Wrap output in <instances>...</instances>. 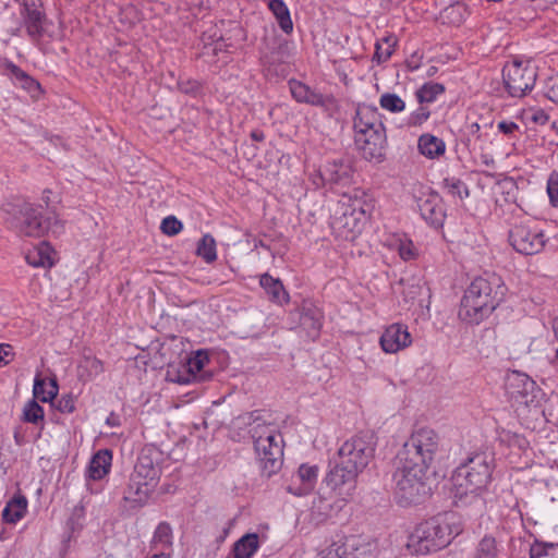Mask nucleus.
I'll return each mask as SVG.
<instances>
[{"mask_svg": "<svg viewBox=\"0 0 558 558\" xmlns=\"http://www.w3.org/2000/svg\"><path fill=\"white\" fill-rule=\"evenodd\" d=\"M375 453L373 436L361 434L345 440L338 449V459L324 482L340 496H351L357 476L367 468Z\"/></svg>", "mask_w": 558, "mask_h": 558, "instance_id": "obj_1", "label": "nucleus"}, {"mask_svg": "<svg viewBox=\"0 0 558 558\" xmlns=\"http://www.w3.org/2000/svg\"><path fill=\"white\" fill-rule=\"evenodd\" d=\"M507 288L501 277L490 274L475 278L465 290L459 308L461 320L478 325L499 305Z\"/></svg>", "mask_w": 558, "mask_h": 558, "instance_id": "obj_2", "label": "nucleus"}, {"mask_svg": "<svg viewBox=\"0 0 558 558\" xmlns=\"http://www.w3.org/2000/svg\"><path fill=\"white\" fill-rule=\"evenodd\" d=\"M493 469V459L485 452L469 457L451 476L454 498L477 497L490 483Z\"/></svg>", "mask_w": 558, "mask_h": 558, "instance_id": "obj_3", "label": "nucleus"}, {"mask_svg": "<svg viewBox=\"0 0 558 558\" xmlns=\"http://www.w3.org/2000/svg\"><path fill=\"white\" fill-rule=\"evenodd\" d=\"M428 469L414 462L396 458L395 499L401 507L421 504L428 496L430 487L427 484Z\"/></svg>", "mask_w": 558, "mask_h": 558, "instance_id": "obj_4", "label": "nucleus"}, {"mask_svg": "<svg viewBox=\"0 0 558 558\" xmlns=\"http://www.w3.org/2000/svg\"><path fill=\"white\" fill-rule=\"evenodd\" d=\"M460 533L458 526L440 518L420 523L409 537L408 548L417 555H428L448 546Z\"/></svg>", "mask_w": 558, "mask_h": 558, "instance_id": "obj_5", "label": "nucleus"}, {"mask_svg": "<svg viewBox=\"0 0 558 558\" xmlns=\"http://www.w3.org/2000/svg\"><path fill=\"white\" fill-rule=\"evenodd\" d=\"M8 206L11 208L5 209L9 215L7 222L21 236L39 238L48 231L57 234L62 230V225L56 215L44 218L41 210L32 204L22 203Z\"/></svg>", "mask_w": 558, "mask_h": 558, "instance_id": "obj_6", "label": "nucleus"}, {"mask_svg": "<svg viewBox=\"0 0 558 558\" xmlns=\"http://www.w3.org/2000/svg\"><path fill=\"white\" fill-rule=\"evenodd\" d=\"M251 432L262 473L270 477L282 465V437L272 424H257Z\"/></svg>", "mask_w": 558, "mask_h": 558, "instance_id": "obj_7", "label": "nucleus"}, {"mask_svg": "<svg viewBox=\"0 0 558 558\" xmlns=\"http://www.w3.org/2000/svg\"><path fill=\"white\" fill-rule=\"evenodd\" d=\"M439 436L432 428L414 430L403 444L397 458L429 469L439 449Z\"/></svg>", "mask_w": 558, "mask_h": 558, "instance_id": "obj_8", "label": "nucleus"}, {"mask_svg": "<svg viewBox=\"0 0 558 558\" xmlns=\"http://www.w3.org/2000/svg\"><path fill=\"white\" fill-rule=\"evenodd\" d=\"M537 80V68L531 61L514 59L505 64L502 81L511 97H524L530 93Z\"/></svg>", "mask_w": 558, "mask_h": 558, "instance_id": "obj_9", "label": "nucleus"}, {"mask_svg": "<svg viewBox=\"0 0 558 558\" xmlns=\"http://www.w3.org/2000/svg\"><path fill=\"white\" fill-rule=\"evenodd\" d=\"M506 391L513 404L536 408L539 403L541 389L526 374L513 372L507 377Z\"/></svg>", "mask_w": 558, "mask_h": 558, "instance_id": "obj_10", "label": "nucleus"}, {"mask_svg": "<svg viewBox=\"0 0 558 558\" xmlns=\"http://www.w3.org/2000/svg\"><path fill=\"white\" fill-rule=\"evenodd\" d=\"M543 230L529 223H519L509 231L511 246L522 255H535L543 251L546 244Z\"/></svg>", "mask_w": 558, "mask_h": 558, "instance_id": "obj_11", "label": "nucleus"}, {"mask_svg": "<svg viewBox=\"0 0 558 558\" xmlns=\"http://www.w3.org/2000/svg\"><path fill=\"white\" fill-rule=\"evenodd\" d=\"M289 88L293 99L300 104L319 107L329 116L338 109V102L331 94L324 95L296 80L289 81Z\"/></svg>", "mask_w": 558, "mask_h": 558, "instance_id": "obj_12", "label": "nucleus"}, {"mask_svg": "<svg viewBox=\"0 0 558 558\" xmlns=\"http://www.w3.org/2000/svg\"><path fill=\"white\" fill-rule=\"evenodd\" d=\"M355 145L368 161L381 162L385 158L387 136L385 125L377 131L354 134Z\"/></svg>", "mask_w": 558, "mask_h": 558, "instance_id": "obj_13", "label": "nucleus"}, {"mask_svg": "<svg viewBox=\"0 0 558 558\" xmlns=\"http://www.w3.org/2000/svg\"><path fill=\"white\" fill-rule=\"evenodd\" d=\"M412 342L408 327L402 324H392L386 328L379 343L386 353H397L405 349Z\"/></svg>", "mask_w": 558, "mask_h": 558, "instance_id": "obj_14", "label": "nucleus"}, {"mask_svg": "<svg viewBox=\"0 0 558 558\" xmlns=\"http://www.w3.org/2000/svg\"><path fill=\"white\" fill-rule=\"evenodd\" d=\"M317 477L318 466L303 463L292 476V482L287 486V490L294 496L307 495L314 489Z\"/></svg>", "mask_w": 558, "mask_h": 558, "instance_id": "obj_15", "label": "nucleus"}, {"mask_svg": "<svg viewBox=\"0 0 558 558\" xmlns=\"http://www.w3.org/2000/svg\"><path fill=\"white\" fill-rule=\"evenodd\" d=\"M337 207L352 211L355 216L369 218L373 204L365 191L355 189L350 193H343L338 201Z\"/></svg>", "mask_w": 558, "mask_h": 558, "instance_id": "obj_16", "label": "nucleus"}, {"mask_svg": "<svg viewBox=\"0 0 558 558\" xmlns=\"http://www.w3.org/2000/svg\"><path fill=\"white\" fill-rule=\"evenodd\" d=\"M366 221L367 219L364 217L355 216L352 211L337 207L331 217V227L345 239H353Z\"/></svg>", "mask_w": 558, "mask_h": 558, "instance_id": "obj_17", "label": "nucleus"}, {"mask_svg": "<svg viewBox=\"0 0 558 558\" xmlns=\"http://www.w3.org/2000/svg\"><path fill=\"white\" fill-rule=\"evenodd\" d=\"M324 178L327 179L328 185L345 186L351 183L353 178V169L351 162L347 159H333L327 161L323 166Z\"/></svg>", "mask_w": 558, "mask_h": 558, "instance_id": "obj_18", "label": "nucleus"}, {"mask_svg": "<svg viewBox=\"0 0 558 558\" xmlns=\"http://www.w3.org/2000/svg\"><path fill=\"white\" fill-rule=\"evenodd\" d=\"M421 217L433 228L442 227L446 214L438 195L428 194L417 201Z\"/></svg>", "mask_w": 558, "mask_h": 558, "instance_id": "obj_19", "label": "nucleus"}, {"mask_svg": "<svg viewBox=\"0 0 558 558\" xmlns=\"http://www.w3.org/2000/svg\"><path fill=\"white\" fill-rule=\"evenodd\" d=\"M23 11L21 12L26 32L33 40H39L44 34V24L46 22V14L33 1L23 3Z\"/></svg>", "mask_w": 558, "mask_h": 558, "instance_id": "obj_20", "label": "nucleus"}, {"mask_svg": "<svg viewBox=\"0 0 558 558\" xmlns=\"http://www.w3.org/2000/svg\"><path fill=\"white\" fill-rule=\"evenodd\" d=\"M384 126L381 116L376 107L368 105H357L353 120L354 134L367 131H377Z\"/></svg>", "mask_w": 558, "mask_h": 558, "instance_id": "obj_21", "label": "nucleus"}, {"mask_svg": "<svg viewBox=\"0 0 558 558\" xmlns=\"http://www.w3.org/2000/svg\"><path fill=\"white\" fill-rule=\"evenodd\" d=\"M259 283L260 287L268 294L271 302L280 305L289 303L290 296L286 291L280 279H276L271 277L269 274H264L260 276Z\"/></svg>", "mask_w": 558, "mask_h": 558, "instance_id": "obj_22", "label": "nucleus"}, {"mask_svg": "<svg viewBox=\"0 0 558 558\" xmlns=\"http://www.w3.org/2000/svg\"><path fill=\"white\" fill-rule=\"evenodd\" d=\"M112 454L108 449L96 452L88 465V477L98 481L105 477L111 468Z\"/></svg>", "mask_w": 558, "mask_h": 558, "instance_id": "obj_23", "label": "nucleus"}, {"mask_svg": "<svg viewBox=\"0 0 558 558\" xmlns=\"http://www.w3.org/2000/svg\"><path fill=\"white\" fill-rule=\"evenodd\" d=\"M418 151L428 159L442 156L446 151V143L429 133L422 134L417 141Z\"/></svg>", "mask_w": 558, "mask_h": 558, "instance_id": "obj_24", "label": "nucleus"}, {"mask_svg": "<svg viewBox=\"0 0 558 558\" xmlns=\"http://www.w3.org/2000/svg\"><path fill=\"white\" fill-rule=\"evenodd\" d=\"M59 391L57 379L53 377L49 380L47 385L46 379L37 374L34 379L33 395L34 398L40 400L41 402L52 401Z\"/></svg>", "mask_w": 558, "mask_h": 558, "instance_id": "obj_25", "label": "nucleus"}, {"mask_svg": "<svg viewBox=\"0 0 558 558\" xmlns=\"http://www.w3.org/2000/svg\"><path fill=\"white\" fill-rule=\"evenodd\" d=\"M53 254V248L47 242H41L33 252L26 255V260L34 267H52L54 264Z\"/></svg>", "mask_w": 558, "mask_h": 558, "instance_id": "obj_26", "label": "nucleus"}, {"mask_svg": "<svg viewBox=\"0 0 558 558\" xmlns=\"http://www.w3.org/2000/svg\"><path fill=\"white\" fill-rule=\"evenodd\" d=\"M259 548V537L256 533H247L233 545L234 558H252Z\"/></svg>", "mask_w": 558, "mask_h": 558, "instance_id": "obj_27", "label": "nucleus"}, {"mask_svg": "<svg viewBox=\"0 0 558 558\" xmlns=\"http://www.w3.org/2000/svg\"><path fill=\"white\" fill-rule=\"evenodd\" d=\"M301 326L307 330L312 337H316L322 327V314L318 308L313 305H304L300 316Z\"/></svg>", "mask_w": 558, "mask_h": 558, "instance_id": "obj_28", "label": "nucleus"}, {"mask_svg": "<svg viewBox=\"0 0 558 558\" xmlns=\"http://www.w3.org/2000/svg\"><path fill=\"white\" fill-rule=\"evenodd\" d=\"M206 363H208L207 355L198 351L194 357H191L187 361L186 371L189 375L186 377L179 376L177 378H172L171 380L180 384H187L192 379H204V375H202L201 372L203 371Z\"/></svg>", "mask_w": 558, "mask_h": 558, "instance_id": "obj_29", "label": "nucleus"}, {"mask_svg": "<svg viewBox=\"0 0 558 558\" xmlns=\"http://www.w3.org/2000/svg\"><path fill=\"white\" fill-rule=\"evenodd\" d=\"M140 482L134 478L128 489L124 492V496L121 502V510L126 514H134L140 509Z\"/></svg>", "mask_w": 558, "mask_h": 558, "instance_id": "obj_30", "label": "nucleus"}, {"mask_svg": "<svg viewBox=\"0 0 558 558\" xmlns=\"http://www.w3.org/2000/svg\"><path fill=\"white\" fill-rule=\"evenodd\" d=\"M268 7L276 16L280 28L286 34H290L293 31V23L287 4L282 0H271Z\"/></svg>", "mask_w": 558, "mask_h": 558, "instance_id": "obj_31", "label": "nucleus"}, {"mask_svg": "<svg viewBox=\"0 0 558 558\" xmlns=\"http://www.w3.org/2000/svg\"><path fill=\"white\" fill-rule=\"evenodd\" d=\"M27 499L24 496L13 498L3 509V519L9 523H16L26 513Z\"/></svg>", "mask_w": 558, "mask_h": 558, "instance_id": "obj_32", "label": "nucleus"}, {"mask_svg": "<svg viewBox=\"0 0 558 558\" xmlns=\"http://www.w3.org/2000/svg\"><path fill=\"white\" fill-rule=\"evenodd\" d=\"M172 529L168 522H160L151 538V548L155 550H165L172 546Z\"/></svg>", "mask_w": 558, "mask_h": 558, "instance_id": "obj_33", "label": "nucleus"}, {"mask_svg": "<svg viewBox=\"0 0 558 558\" xmlns=\"http://www.w3.org/2000/svg\"><path fill=\"white\" fill-rule=\"evenodd\" d=\"M104 371L102 362L95 356L84 355L78 364V375L84 379H92Z\"/></svg>", "mask_w": 558, "mask_h": 558, "instance_id": "obj_34", "label": "nucleus"}, {"mask_svg": "<svg viewBox=\"0 0 558 558\" xmlns=\"http://www.w3.org/2000/svg\"><path fill=\"white\" fill-rule=\"evenodd\" d=\"M445 93V86L440 83L428 82L422 85L415 93L418 102L429 104L437 99V97Z\"/></svg>", "mask_w": 558, "mask_h": 558, "instance_id": "obj_35", "label": "nucleus"}, {"mask_svg": "<svg viewBox=\"0 0 558 558\" xmlns=\"http://www.w3.org/2000/svg\"><path fill=\"white\" fill-rule=\"evenodd\" d=\"M196 254L208 264L217 259L216 241L213 235L207 233L202 236L197 244Z\"/></svg>", "mask_w": 558, "mask_h": 558, "instance_id": "obj_36", "label": "nucleus"}, {"mask_svg": "<svg viewBox=\"0 0 558 558\" xmlns=\"http://www.w3.org/2000/svg\"><path fill=\"white\" fill-rule=\"evenodd\" d=\"M396 44L397 39L393 36H387L380 41H377L375 45L373 61H376L378 64L386 62L393 53Z\"/></svg>", "mask_w": 558, "mask_h": 558, "instance_id": "obj_37", "label": "nucleus"}, {"mask_svg": "<svg viewBox=\"0 0 558 558\" xmlns=\"http://www.w3.org/2000/svg\"><path fill=\"white\" fill-rule=\"evenodd\" d=\"M530 558H558V543L534 541L530 547Z\"/></svg>", "mask_w": 558, "mask_h": 558, "instance_id": "obj_38", "label": "nucleus"}, {"mask_svg": "<svg viewBox=\"0 0 558 558\" xmlns=\"http://www.w3.org/2000/svg\"><path fill=\"white\" fill-rule=\"evenodd\" d=\"M474 558H499V548L495 537L485 535L477 544Z\"/></svg>", "mask_w": 558, "mask_h": 558, "instance_id": "obj_39", "label": "nucleus"}, {"mask_svg": "<svg viewBox=\"0 0 558 558\" xmlns=\"http://www.w3.org/2000/svg\"><path fill=\"white\" fill-rule=\"evenodd\" d=\"M444 190L453 197L463 199L469 196V189L466 184L457 177H447L442 180Z\"/></svg>", "mask_w": 558, "mask_h": 558, "instance_id": "obj_40", "label": "nucleus"}, {"mask_svg": "<svg viewBox=\"0 0 558 558\" xmlns=\"http://www.w3.org/2000/svg\"><path fill=\"white\" fill-rule=\"evenodd\" d=\"M379 105L383 109L392 113H399L405 109L404 100L392 93L383 94L379 98Z\"/></svg>", "mask_w": 558, "mask_h": 558, "instance_id": "obj_41", "label": "nucleus"}, {"mask_svg": "<svg viewBox=\"0 0 558 558\" xmlns=\"http://www.w3.org/2000/svg\"><path fill=\"white\" fill-rule=\"evenodd\" d=\"M23 420L27 423L37 424L44 420V409L35 400H29L23 409Z\"/></svg>", "mask_w": 558, "mask_h": 558, "instance_id": "obj_42", "label": "nucleus"}, {"mask_svg": "<svg viewBox=\"0 0 558 558\" xmlns=\"http://www.w3.org/2000/svg\"><path fill=\"white\" fill-rule=\"evenodd\" d=\"M430 117V111L427 107L420 106L416 110L410 113L405 120V124L410 128L423 125Z\"/></svg>", "mask_w": 558, "mask_h": 558, "instance_id": "obj_43", "label": "nucleus"}, {"mask_svg": "<svg viewBox=\"0 0 558 558\" xmlns=\"http://www.w3.org/2000/svg\"><path fill=\"white\" fill-rule=\"evenodd\" d=\"M178 88L181 93L196 97L202 93V85L198 81L180 77Z\"/></svg>", "mask_w": 558, "mask_h": 558, "instance_id": "obj_44", "label": "nucleus"}, {"mask_svg": "<svg viewBox=\"0 0 558 558\" xmlns=\"http://www.w3.org/2000/svg\"><path fill=\"white\" fill-rule=\"evenodd\" d=\"M159 468L154 466L151 463L147 466L142 463V477L147 478L146 482L142 483V485L147 487V490L145 493H148L149 488L156 486L159 480Z\"/></svg>", "mask_w": 558, "mask_h": 558, "instance_id": "obj_45", "label": "nucleus"}, {"mask_svg": "<svg viewBox=\"0 0 558 558\" xmlns=\"http://www.w3.org/2000/svg\"><path fill=\"white\" fill-rule=\"evenodd\" d=\"M183 228L182 222L174 216H168L162 219L160 230L163 234L173 236L177 235Z\"/></svg>", "mask_w": 558, "mask_h": 558, "instance_id": "obj_46", "label": "nucleus"}, {"mask_svg": "<svg viewBox=\"0 0 558 558\" xmlns=\"http://www.w3.org/2000/svg\"><path fill=\"white\" fill-rule=\"evenodd\" d=\"M546 192L553 207H558V172L553 171L548 175Z\"/></svg>", "mask_w": 558, "mask_h": 558, "instance_id": "obj_47", "label": "nucleus"}, {"mask_svg": "<svg viewBox=\"0 0 558 558\" xmlns=\"http://www.w3.org/2000/svg\"><path fill=\"white\" fill-rule=\"evenodd\" d=\"M544 95L547 99L558 105V74L545 81Z\"/></svg>", "mask_w": 558, "mask_h": 558, "instance_id": "obj_48", "label": "nucleus"}, {"mask_svg": "<svg viewBox=\"0 0 558 558\" xmlns=\"http://www.w3.org/2000/svg\"><path fill=\"white\" fill-rule=\"evenodd\" d=\"M398 251L403 260H411L417 256V250L411 240L400 241Z\"/></svg>", "mask_w": 558, "mask_h": 558, "instance_id": "obj_49", "label": "nucleus"}, {"mask_svg": "<svg viewBox=\"0 0 558 558\" xmlns=\"http://www.w3.org/2000/svg\"><path fill=\"white\" fill-rule=\"evenodd\" d=\"M13 347L9 343H0V367L8 365L14 359Z\"/></svg>", "mask_w": 558, "mask_h": 558, "instance_id": "obj_50", "label": "nucleus"}, {"mask_svg": "<svg viewBox=\"0 0 558 558\" xmlns=\"http://www.w3.org/2000/svg\"><path fill=\"white\" fill-rule=\"evenodd\" d=\"M57 409L61 413H72L75 410V401L72 396L62 397L58 403Z\"/></svg>", "mask_w": 558, "mask_h": 558, "instance_id": "obj_51", "label": "nucleus"}, {"mask_svg": "<svg viewBox=\"0 0 558 558\" xmlns=\"http://www.w3.org/2000/svg\"><path fill=\"white\" fill-rule=\"evenodd\" d=\"M323 167L319 168L315 173L311 174V181L315 187H324L328 185L327 179L324 178Z\"/></svg>", "mask_w": 558, "mask_h": 558, "instance_id": "obj_52", "label": "nucleus"}, {"mask_svg": "<svg viewBox=\"0 0 558 558\" xmlns=\"http://www.w3.org/2000/svg\"><path fill=\"white\" fill-rule=\"evenodd\" d=\"M497 128L501 133L509 135L517 131L519 129V125L512 121H500Z\"/></svg>", "mask_w": 558, "mask_h": 558, "instance_id": "obj_53", "label": "nucleus"}, {"mask_svg": "<svg viewBox=\"0 0 558 558\" xmlns=\"http://www.w3.org/2000/svg\"><path fill=\"white\" fill-rule=\"evenodd\" d=\"M8 70L10 71L11 73V76L16 81V83L20 84V81H23L26 76H27V73L24 72L21 68H19L17 65H15L14 63H9L8 64Z\"/></svg>", "mask_w": 558, "mask_h": 558, "instance_id": "obj_54", "label": "nucleus"}, {"mask_svg": "<svg viewBox=\"0 0 558 558\" xmlns=\"http://www.w3.org/2000/svg\"><path fill=\"white\" fill-rule=\"evenodd\" d=\"M20 85L24 88V89H27L28 92H33L35 89H38L39 88V84L38 82H36L33 77H31L28 74L27 76L23 80V81H20Z\"/></svg>", "mask_w": 558, "mask_h": 558, "instance_id": "obj_55", "label": "nucleus"}, {"mask_svg": "<svg viewBox=\"0 0 558 558\" xmlns=\"http://www.w3.org/2000/svg\"><path fill=\"white\" fill-rule=\"evenodd\" d=\"M339 548H328L327 550L323 551L320 558H341L340 554L338 553Z\"/></svg>", "mask_w": 558, "mask_h": 558, "instance_id": "obj_56", "label": "nucleus"}, {"mask_svg": "<svg viewBox=\"0 0 558 558\" xmlns=\"http://www.w3.org/2000/svg\"><path fill=\"white\" fill-rule=\"evenodd\" d=\"M480 130H481V126L478 123L474 122V123H471L469 125V132L471 135L473 136H476V138H480L481 135H480Z\"/></svg>", "mask_w": 558, "mask_h": 558, "instance_id": "obj_57", "label": "nucleus"}, {"mask_svg": "<svg viewBox=\"0 0 558 558\" xmlns=\"http://www.w3.org/2000/svg\"><path fill=\"white\" fill-rule=\"evenodd\" d=\"M251 138L255 142H263L265 140L264 132L260 130H254L251 133Z\"/></svg>", "mask_w": 558, "mask_h": 558, "instance_id": "obj_58", "label": "nucleus"}, {"mask_svg": "<svg viewBox=\"0 0 558 558\" xmlns=\"http://www.w3.org/2000/svg\"><path fill=\"white\" fill-rule=\"evenodd\" d=\"M223 40L221 38H219L218 40H216L214 44H213V53L217 54L219 51H222L223 49Z\"/></svg>", "mask_w": 558, "mask_h": 558, "instance_id": "obj_59", "label": "nucleus"}, {"mask_svg": "<svg viewBox=\"0 0 558 558\" xmlns=\"http://www.w3.org/2000/svg\"><path fill=\"white\" fill-rule=\"evenodd\" d=\"M106 423H107L109 426H117V425H119V420H118V417H117L114 414H110V415L107 417Z\"/></svg>", "mask_w": 558, "mask_h": 558, "instance_id": "obj_60", "label": "nucleus"}, {"mask_svg": "<svg viewBox=\"0 0 558 558\" xmlns=\"http://www.w3.org/2000/svg\"><path fill=\"white\" fill-rule=\"evenodd\" d=\"M551 328H553L555 338L558 341V316L553 318V320H551Z\"/></svg>", "mask_w": 558, "mask_h": 558, "instance_id": "obj_61", "label": "nucleus"}, {"mask_svg": "<svg viewBox=\"0 0 558 558\" xmlns=\"http://www.w3.org/2000/svg\"><path fill=\"white\" fill-rule=\"evenodd\" d=\"M159 553L154 554L150 558H171L170 554L165 553V550H158Z\"/></svg>", "mask_w": 558, "mask_h": 558, "instance_id": "obj_62", "label": "nucleus"}, {"mask_svg": "<svg viewBox=\"0 0 558 558\" xmlns=\"http://www.w3.org/2000/svg\"><path fill=\"white\" fill-rule=\"evenodd\" d=\"M14 439L17 445L23 444V438L20 436V434L17 432L14 433Z\"/></svg>", "mask_w": 558, "mask_h": 558, "instance_id": "obj_63", "label": "nucleus"}, {"mask_svg": "<svg viewBox=\"0 0 558 558\" xmlns=\"http://www.w3.org/2000/svg\"><path fill=\"white\" fill-rule=\"evenodd\" d=\"M262 61H263V64L264 65H270L271 64V61H270V57L269 56H264L262 58Z\"/></svg>", "mask_w": 558, "mask_h": 558, "instance_id": "obj_64", "label": "nucleus"}]
</instances>
